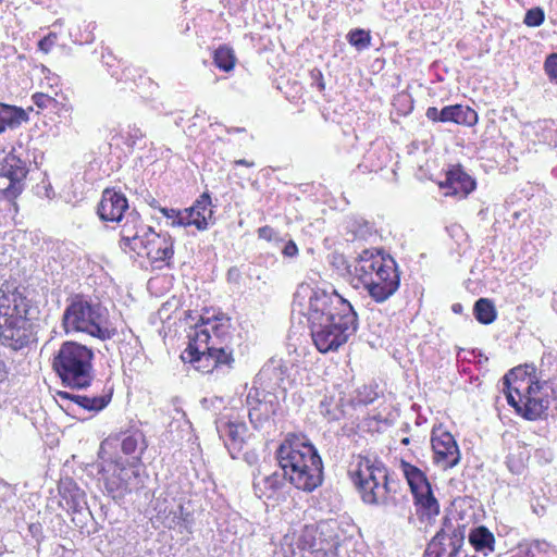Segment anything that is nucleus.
Masks as SVG:
<instances>
[{
    "mask_svg": "<svg viewBox=\"0 0 557 557\" xmlns=\"http://www.w3.org/2000/svg\"><path fill=\"white\" fill-rule=\"evenodd\" d=\"M444 108L438 110L436 107H429L425 111V116L429 121L433 123H445L444 119Z\"/></svg>",
    "mask_w": 557,
    "mask_h": 557,
    "instance_id": "ea45409f",
    "label": "nucleus"
},
{
    "mask_svg": "<svg viewBox=\"0 0 557 557\" xmlns=\"http://www.w3.org/2000/svg\"><path fill=\"white\" fill-rule=\"evenodd\" d=\"M62 398H66L89 411H100L111 401V393L100 396L71 395L66 392L60 393Z\"/></svg>",
    "mask_w": 557,
    "mask_h": 557,
    "instance_id": "b1692460",
    "label": "nucleus"
},
{
    "mask_svg": "<svg viewBox=\"0 0 557 557\" xmlns=\"http://www.w3.org/2000/svg\"><path fill=\"white\" fill-rule=\"evenodd\" d=\"M146 449L144 436L139 432H134L129 434H123L121 440V451L125 456H129L131 459L134 456L143 455Z\"/></svg>",
    "mask_w": 557,
    "mask_h": 557,
    "instance_id": "bb28decb",
    "label": "nucleus"
},
{
    "mask_svg": "<svg viewBox=\"0 0 557 557\" xmlns=\"http://www.w3.org/2000/svg\"><path fill=\"white\" fill-rule=\"evenodd\" d=\"M62 326L66 334L85 333L100 341H108L116 335V330L108 325L106 310L82 296H76L65 308Z\"/></svg>",
    "mask_w": 557,
    "mask_h": 557,
    "instance_id": "9d476101",
    "label": "nucleus"
},
{
    "mask_svg": "<svg viewBox=\"0 0 557 557\" xmlns=\"http://www.w3.org/2000/svg\"><path fill=\"white\" fill-rule=\"evenodd\" d=\"M227 448L234 450H240L244 444L247 426L245 422L228 421L223 425L221 430Z\"/></svg>",
    "mask_w": 557,
    "mask_h": 557,
    "instance_id": "4be33fe9",
    "label": "nucleus"
},
{
    "mask_svg": "<svg viewBox=\"0 0 557 557\" xmlns=\"http://www.w3.org/2000/svg\"><path fill=\"white\" fill-rule=\"evenodd\" d=\"M28 120L27 113L18 107L0 103V133L18 127Z\"/></svg>",
    "mask_w": 557,
    "mask_h": 557,
    "instance_id": "393cba45",
    "label": "nucleus"
},
{
    "mask_svg": "<svg viewBox=\"0 0 557 557\" xmlns=\"http://www.w3.org/2000/svg\"><path fill=\"white\" fill-rule=\"evenodd\" d=\"M433 462L443 470L456 467L461 458L459 446L450 432L434 428L431 434Z\"/></svg>",
    "mask_w": 557,
    "mask_h": 557,
    "instance_id": "dca6fc26",
    "label": "nucleus"
},
{
    "mask_svg": "<svg viewBox=\"0 0 557 557\" xmlns=\"http://www.w3.org/2000/svg\"><path fill=\"white\" fill-rule=\"evenodd\" d=\"M286 557H336L341 546L339 528L321 522L289 530L282 540Z\"/></svg>",
    "mask_w": 557,
    "mask_h": 557,
    "instance_id": "6e6552de",
    "label": "nucleus"
},
{
    "mask_svg": "<svg viewBox=\"0 0 557 557\" xmlns=\"http://www.w3.org/2000/svg\"><path fill=\"white\" fill-rule=\"evenodd\" d=\"M465 531V525L445 521L428 543L423 557H457L463 546Z\"/></svg>",
    "mask_w": 557,
    "mask_h": 557,
    "instance_id": "2eb2a0df",
    "label": "nucleus"
},
{
    "mask_svg": "<svg viewBox=\"0 0 557 557\" xmlns=\"http://www.w3.org/2000/svg\"><path fill=\"white\" fill-rule=\"evenodd\" d=\"M347 474L364 504H395L399 483L389 478L387 467L377 457L354 455Z\"/></svg>",
    "mask_w": 557,
    "mask_h": 557,
    "instance_id": "0eeeda50",
    "label": "nucleus"
},
{
    "mask_svg": "<svg viewBox=\"0 0 557 557\" xmlns=\"http://www.w3.org/2000/svg\"><path fill=\"white\" fill-rule=\"evenodd\" d=\"M213 63L219 70L231 72L236 64L234 50L226 45L219 46L213 52Z\"/></svg>",
    "mask_w": 557,
    "mask_h": 557,
    "instance_id": "c85d7f7f",
    "label": "nucleus"
},
{
    "mask_svg": "<svg viewBox=\"0 0 557 557\" xmlns=\"http://www.w3.org/2000/svg\"><path fill=\"white\" fill-rule=\"evenodd\" d=\"M128 210L126 196L114 188H106L97 207V213L101 221L121 222Z\"/></svg>",
    "mask_w": 557,
    "mask_h": 557,
    "instance_id": "aec40b11",
    "label": "nucleus"
},
{
    "mask_svg": "<svg viewBox=\"0 0 557 557\" xmlns=\"http://www.w3.org/2000/svg\"><path fill=\"white\" fill-rule=\"evenodd\" d=\"M401 443H403L404 445H408V444H409V438H408V437L403 438V440H401Z\"/></svg>",
    "mask_w": 557,
    "mask_h": 557,
    "instance_id": "3c124183",
    "label": "nucleus"
},
{
    "mask_svg": "<svg viewBox=\"0 0 557 557\" xmlns=\"http://www.w3.org/2000/svg\"><path fill=\"white\" fill-rule=\"evenodd\" d=\"M474 317L482 324H491L497 314L493 302L487 298H480L474 304Z\"/></svg>",
    "mask_w": 557,
    "mask_h": 557,
    "instance_id": "7c9ffc66",
    "label": "nucleus"
},
{
    "mask_svg": "<svg viewBox=\"0 0 557 557\" xmlns=\"http://www.w3.org/2000/svg\"><path fill=\"white\" fill-rule=\"evenodd\" d=\"M544 18V11L541 8H534L527 11L523 22L530 27H536L543 24Z\"/></svg>",
    "mask_w": 557,
    "mask_h": 557,
    "instance_id": "72a5a7b5",
    "label": "nucleus"
},
{
    "mask_svg": "<svg viewBox=\"0 0 557 557\" xmlns=\"http://www.w3.org/2000/svg\"><path fill=\"white\" fill-rule=\"evenodd\" d=\"M234 164L235 165L246 166V168H251V166L255 165V162L253 161H248L246 159H238V160L234 161Z\"/></svg>",
    "mask_w": 557,
    "mask_h": 557,
    "instance_id": "49530a36",
    "label": "nucleus"
},
{
    "mask_svg": "<svg viewBox=\"0 0 557 557\" xmlns=\"http://www.w3.org/2000/svg\"><path fill=\"white\" fill-rule=\"evenodd\" d=\"M113 76L116 77L117 81L133 82L137 87L143 86H151L153 84L150 77L145 75V71L138 66H126L122 71L121 75L117 73H112Z\"/></svg>",
    "mask_w": 557,
    "mask_h": 557,
    "instance_id": "c756f323",
    "label": "nucleus"
},
{
    "mask_svg": "<svg viewBox=\"0 0 557 557\" xmlns=\"http://www.w3.org/2000/svg\"><path fill=\"white\" fill-rule=\"evenodd\" d=\"M511 557H535L531 548H519Z\"/></svg>",
    "mask_w": 557,
    "mask_h": 557,
    "instance_id": "c03bdc74",
    "label": "nucleus"
},
{
    "mask_svg": "<svg viewBox=\"0 0 557 557\" xmlns=\"http://www.w3.org/2000/svg\"><path fill=\"white\" fill-rule=\"evenodd\" d=\"M58 35L55 33H49L47 36L41 38L38 42V49L44 53H49L55 46Z\"/></svg>",
    "mask_w": 557,
    "mask_h": 557,
    "instance_id": "4c0bfd02",
    "label": "nucleus"
},
{
    "mask_svg": "<svg viewBox=\"0 0 557 557\" xmlns=\"http://www.w3.org/2000/svg\"><path fill=\"white\" fill-rule=\"evenodd\" d=\"M347 39L358 50H363L371 45L370 32L362 28L351 29L347 35Z\"/></svg>",
    "mask_w": 557,
    "mask_h": 557,
    "instance_id": "473e14b6",
    "label": "nucleus"
},
{
    "mask_svg": "<svg viewBox=\"0 0 557 557\" xmlns=\"http://www.w3.org/2000/svg\"><path fill=\"white\" fill-rule=\"evenodd\" d=\"M469 543L476 552L485 555L495 550V536L484 525L472 529L469 533Z\"/></svg>",
    "mask_w": 557,
    "mask_h": 557,
    "instance_id": "5701e85b",
    "label": "nucleus"
},
{
    "mask_svg": "<svg viewBox=\"0 0 557 557\" xmlns=\"http://www.w3.org/2000/svg\"><path fill=\"white\" fill-rule=\"evenodd\" d=\"M413 496L417 515L432 519L440 513V504L435 498L426 474L417 466L401 459L399 463Z\"/></svg>",
    "mask_w": 557,
    "mask_h": 557,
    "instance_id": "f8f14e48",
    "label": "nucleus"
},
{
    "mask_svg": "<svg viewBox=\"0 0 557 557\" xmlns=\"http://www.w3.org/2000/svg\"><path fill=\"white\" fill-rule=\"evenodd\" d=\"M32 300L18 288L0 289V345L13 351L36 341Z\"/></svg>",
    "mask_w": 557,
    "mask_h": 557,
    "instance_id": "39448f33",
    "label": "nucleus"
},
{
    "mask_svg": "<svg viewBox=\"0 0 557 557\" xmlns=\"http://www.w3.org/2000/svg\"><path fill=\"white\" fill-rule=\"evenodd\" d=\"M309 76L311 79V86L315 87L318 91L323 92L326 88V85L322 71L318 67H314L310 70Z\"/></svg>",
    "mask_w": 557,
    "mask_h": 557,
    "instance_id": "e433bc0d",
    "label": "nucleus"
},
{
    "mask_svg": "<svg viewBox=\"0 0 557 557\" xmlns=\"http://www.w3.org/2000/svg\"><path fill=\"white\" fill-rule=\"evenodd\" d=\"M231 330L232 321L226 313L206 308L188 336L182 360L203 374L232 369L235 358L228 345Z\"/></svg>",
    "mask_w": 557,
    "mask_h": 557,
    "instance_id": "f03ea898",
    "label": "nucleus"
},
{
    "mask_svg": "<svg viewBox=\"0 0 557 557\" xmlns=\"http://www.w3.org/2000/svg\"><path fill=\"white\" fill-rule=\"evenodd\" d=\"M159 210L163 216H165L169 220H172L173 226H183V224L181 223V220H184V214H183V213H185L184 210L172 209V208L171 209L160 208Z\"/></svg>",
    "mask_w": 557,
    "mask_h": 557,
    "instance_id": "c9c22d12",
    "label": "nucleus"
},
{
    "mask_svg": "<svg viewBox=\"0 0 557 557\" xmlns=\"http://www.w3.org/2000/svg\"><path fill=\"white\" fill-rule=\"evenodd\" d=\"M232 132L240 133V132H246V129L245 128L236 127V128H230L227 131V133H232Z\"/></svg>",
    "mask_w": 557,
    "mask_h": 557,
    "instance_id": "8fccbe9b",
    "label": "nucleus"
},
{
    "mask_svg": "<svg viewBox=\"0 0 557 557\" xmlns=\"http://www.w3.org/2000/svg\"><path fill=\"white\" fill-rule=\"evenodd\" d=\"M352 274L376 304L388 300L400 286L395 259L377 249L362 250L355 259Z\"/></svg>",
    "mask_w": 557,
    "mask_h": 557,
    "instance_id": "423d86ee",
    "label": "nucleus"
},
{
    "mask_svg": "<svg viewBox=\"0 0 557 557\" xmlns=\"http://www.w3.org/2000/svg\"><path fill=\"white\" fill-rule=\"evenodd\" d=\"M544 70L549 81L557 83V53H552L546 58Z\"/></svg>",
    "mask_w": 557,
    "mask_h": 557,
    "instance_id": "f704fd0d",
    "label": "nucleus"
},
{
    "mask_svg": "<svg viewBox=\"0 0 557 557\" xmlns=\"http://www.w3.org/2000/svg\"><path fill=\"white\" fill-rule=\"evenodd\" d=\"M58 492L62 500L65 502L67 510H76L83 499L84 493L72 479L61 480L58 485Z\"/></svg>",
    "mask_w": 557,
    "mask_h": 557,
    "instance_id": "a878e982",
    "label": "nucleus"
},
{
    "mask_svg": "<svg viewBox=\"0 0 557 557\" xmlns=\"http://www.w3.org/2000/svg\"><path fill=\"white\" fill-rule=\"evenodd\" d=\"M94 351L75 341L63 342L52 358V369L61 383L73 389H84L94 380Z\"/></svg>",
    "mask_w": 557,
    "mask_h": 557,
    "instance_id": "1a4fd4ad",
    "label": "nucleus"
},
{
    "mask_svg": "<svg viewBox=\"0 0 557 557\" xmlns=\"http://www.w3.org/2000/svg\"><path fill=\"white\" fill-rule=\"evenodd\" d=\"M59 106H61L63 109H65L66 111L71 110L72 108L71 107H66V103H61L58 101L57 98L54 97H51V108L52 109H59Z\"/></svg>",
    "mask_w": 557,
    "mask_h": 557,
    "instance_id": "a18cd8bd",
    "label": "nucleus"
},
{
    "mask_svg": "<svg viewBox=\"0 0 557 557\" xmlns=\"http://www.w3.org/2000/svg\"><path fill=\"white\" fill-rule=\"evenodd\" d=\"M133 252L139 257H146L152 269L171 268L174 258V240L170 234L157 233L152 228L143 237L138 250Z\"/></svg>",
    "mask_w": 557,
    "mask_h": 557,
    "instance_id": "4468645a",
    "label": "nucleus"
},
{
    "mask_svg": "<svg viewBox=\"0 0 557 557\" xmlns=\"http://www.w3.org/2000/svg\"><path fill=\"white\" fill-rule=\"evenodd\" d=\"M145 466L140 456L123 460L121 457L107 463L103 469L104 486L114 498H124L143 484Z\"/></svg>",
    "mask_w": 557,
    "mask_h": 557,
    "instance_id": "9b49d317",
    "label": "nucleus"
},
{
    "mask_svg": "<svg viewBox=\"0 0 557 557\" xmlns=\"http://www.w3.org/2000/svg\"><path fill=\"white\" fill-rule=\"evenodd\" d=\"M10 369L5 361L0 358V385L9 381Z\"/></svg>",
    "mask_w": 557,
    "mask_h": 557,
    "instance_id": "37998d69",
    "label": "nucleus"
},
{
    "mask_svg": "<svg viewBox=\"0 0 557 557\" xmlns=\"http://www.w3.org/2000/svg\"><path fill=\"white\" fill-rule=\"evenodd\" d=\"M184 220H181L184 227L194 226L199 232L207 231L214 222L211 195L203 191L191 207L184 209Z\"/></svg>",
    "mask_w": 557,
    "mask_h": 557,
    "instance_id": "a211bd4d",
    "label": "nucleus"
},
{
    "mask_svg": "<svg viewBox=\"0 0 557 557\" xmlns=\"http://www.w3.org/2000/svg\"><path fill=\"white\" fill-rule=\"evenodd\" d=\"M123 218L124 222L121 225L120 248L124 252H133L134 250H138V245L141 243L143 237L146 236V233L150 232L152 227L146 225L139 213L135 211L126 213Z\"/></svg>",
    "mask_w": 557,
    "mask_h": 557,
    "instance_id": "6ab92c4d",
    "label": "nucleus"
},
{
    "mask_svg": "<svg viewBox=\"0 0 557 557\" xmlns=\"http://www.w3.org/2000/svg\"><path fill=\"white\" fill-rule=\"evenodd\" d=\"M29 173L28 163L14 150L0 160V195L10 201L17 199L25 189Z\"/></svg>",
    "mask_w": 557,
    "mask_h": 557,
    "instance_id": "ddd939ff",
    "label": "nucleus"
},
{
    "mask_svg": "<svg viewBox=\"0 0 557 557\" xmlns=\"http://www.w3.org/2000/svg\"><path fill=\"white\" fill-rule=\"evenodd\" d=\"M249 419L251 422L259 421V418L257 417V408H253L249 411Z\"/></svg>",
    "mask_w": 557,
    "mask_h": 557,
    "instance_id": "de8ad7c7",
    "label": "nucleus"
},
{
    "mask_svg": "<svg viewBox=\"0 0 557 557\" xmlns=\"http://www.w3.org/2000/svg\"><path fill=\"white\" fill-rule=\"evenodd\" d=\"M257 233H258V237L260 239H263V240H267V242H271L275 237V231L270 225H264V226L259 227Z\"/></svg>",
    "mask_w": 557,
    "mask_h": 557,
    "instance_id": "a19ab883",
    "label": "nucleus"
},
{
    "mask_svg": "<svg viewBox=\"0 0 557 557\" xmlns=\"http://www.w3.org/2000/svg\"><path fill=\"white\" fill-rule=\"evenodd\" d=\"M32 100L36 104V107L39 108L40 110L51 108V96H49L47 94L35 92L32 96Z\"/></svg>",
    "mask_w": 557,
    "mask_h": 557,
    "instance_id": "58836bf2",
    "label": "nucleus"
},
{
    "mask_svg": "<svg viewBox=\"0 0 557 557\" xmlns=\"http://www.w3.org/2000/svg\"><path fill=\"white\" fill-rule=\"evenodd\" d=\"M297 305L307 320L313 345L321 354L337 351L357 331V312L335 289H313L307 304Z\"/></svg>",
    "mask_w": 557,
    "mask_h": 557,
    "instance_id": "f257e3e1",
    "label": "nucleus"
},
{
    "mask_svg": "<svg viewBox=\"0 0 557 557\" xmlns=\"http://www.w3.org/2000/svg\"><path fill=\"white\" fill-rule=\"evenodd\" d=\"M276 457L284 474L297 490L312 492L322 484L321 457L305 437L288 434L278 446Z\"/></svg>",
    "mask_w": 557,
    "mask_h": 557,
    "instance_id": "20e7f679",
    "label": "nucleus"
},
{
    "mask_svg": "<svg viewBox=\"0 0 557 557\" xmlns=\"http://www.w3.org/2000/svg\"><path fill=\"white\" fill-rule=\"evenodd\" d=\"M298 252H299L298 247L294 240H288L285 244L283 251H282L283 256L288 257V258L296 257L298 255Z\"/></svg>",
    "mask_w": 557,
    "mask_h": 557,
    "instance_id": "79ce46f5",
    "label": "nucleus"
},
{
    "mask_svg": "<svg viewBox=\"0 0 557 557\" xmlns=\"http://www.w3.org/2000/svg\"><path fill=\"white\" fill-rule=\"evenodd\" d=\"M282 484V475L278 472H274L261 479H256L253 482V487L257 493H260V497H271L275 492H277L281 488Z\"/></svg>",
    "mask_w": 557,
    "mask_h": 557,
    "instance_id": "cd10ccee",
    "label": "nucleus"
},
{
    "mask_svg": "<svg viewBox=\"0 0 557 557\" xmlns=\"http://www.w3.org/2000/svg\"><path fill=\"white\" fill-rule=\"evenodd\" d=\"M145 137L144 132L136 125L128 126L126 131L116 135V139L132 152L137 143Z\"/></svg>",
    "mask_w": 557,
    "mask_h": 557,
    "instance_id": "2f4dec72",
    "label": "nucleus"
},
{
    "mask_svg": "<svg viewBox=\"0 0 557 557\" xmlns=\"http://www.w3.org/2000/svg\"><path fill=\"white\" fill-rule=\"evenodd\" d=\"M375 398H376V394H375V393H373V395H372V396H369V397H368L367 399H364L363 401H364L366 404H369V403H372Z\"/></svg>",
    "mask_w": 557,
    "mask_h": 557,
    "instance_id": "09e8293b",
    "label": "nucleus"
},
{
    "mask_svg": "<svg viewBox=\"0 0 557 557\" xmlns=\"http://www.w3.org/2000/svg\"><path fill=\"white\" fill-rule=\"evenodd\" d=\"M445 197L466 199L475 188V180L466 172L460 163L450 164L445 172V180L438 182Z\"/></svg>",
    "mask_w": 557,
    "mask_h": 557,
    "instance_id": "f3484780",
    "label": "nucleus"
},
{
    "mask_svg": "<svg viewBox=\"0 0 557 557\" xmlns=\"http://www.w3.org/2000/svg\"><path fill=\"white\" fill-rule=\"evenodd\" d=\"M445 123H455L467 127L474 126L479 121V115L474 109L466 104H450L444 107Z\"/></svg>",
    "mask_w": 557,
    "mask_h": 557,
    "instance_id": "412c9836",
    "label": "nucleus"
},
{
    "mask_svg": "<svg viewBox=\"0 0 557 557\" xmlns=\"http://www.w3.org/2000/svg\"><path fill=\"white\" fill-rule=\"evenodd\" d=\"M504 394L515 412L528 421H537L546 417L549 408L547 393L557 401V373L547 381L540 382L532 366H519L503 377Z\"/></svg>",
    "mask_w": 557,
    "mask_h": 557,
    "instance_id": "7ed1b4c3",
    "label": "nucleus"
}]
</instances>
